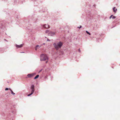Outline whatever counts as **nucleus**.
Listing matches in <instances>:
<instances>
[{
  "label": "nucleus",
  "instance_id": "obj_1",
  "mask_svg": "<svg viewBox=\"0 0 120 120\" xmlns=\"http://www.w3.org/2000/svg\"><path fill=\"white\" fill-rule=\"evenodd\" d=\"M63 44L61 42H60L57 44L55 43L54 45L55 48L56 49L58 50L63 45Z\"/></svg>",
  "mask_w": 120,
  "mask_h": 120
},
{
  "label": "nucleus",
  "instance_id": "obj_2",
  "mask_svg": "<svg viewBox=\"0 0 120 120\" xmlns=\"http://www.w3.org/2000/svg\"><path fill=\"white\" fill-rule=\"evenodd\" d=\"M48 57L47 55L45 54H42L41 56V61H44L48 59Z\"/></svg>",
  "mask_w": 120,
  "mask_h": 120
},
{
  "label": "nucleus",
  "instance_id": "obj_3",
  "mask_svg": "<svg viewBox=\"0 0 120 120\" xmlns=\"http://www.w3.org/2000/svg\"><path fill=\"white\" fill-rule=\"evenodd\" d=\"M31 93L30 94L28 95L27 96H29L31 95L34 93V85H33L31 86Z\"/></svg>",
  "mask_w": 120,
  "mask_h": 120
},
{
  "label": "nucleus",
  "instance_id": "obj_4",
  "mask_svg": "<svg viewBox=\"0 0 120 120\" xmlns=\"http://www.w3.org/2000/svg\"><path fill=\"white\" fill-rule=\"evenodd\" d=\"M35 75V73H33L32 74H29L27 76L28 77H31Z\"/></svg>",
  "mask_w": 120,
  "mask_h": 120
},
{
  "label": "nucleus",
  "instance_id": "obj_5",
  "mask_svg": "<svg viewBox=\"0 0 120 120\" xmlns=\"http://www.w3.org/2000/svg\"><path fill=\"white\" fill-rule=\"evenodd\" d=\"M43 26L44 28H48L49 27V26L48 24H45Z\"/></svg>",
  "mask_w": 120,
  "mask_h": 120
},
{
  "label": "nucleus",
  "instance_id": "obj_6",
  "mask_svg": "<svg viewBox=\"0 0 120 120\" xmlns=\"http://www.w3.org/2000/svg\"><path fill=\"white\" fill-rule=\"evenodd\" d=\"M23 44H21V45H16V46L18 48H21L23 46Z\"/></svg>",
  "mask_w": 120,
  "mask_h": 120
},
{
  "label": "nucleus",
  "instance_id": "obj_7",
  "mask_svg": "<svg viewBox=\"0 0 120 120\" xmlns=\"http://www.w3.org/2000/svg\"><path fill=\"white\" fill-rule=\"evenodd\" d=\"M113 11L115 12H116L117 10V9H116V7H114L113 8Z\"/></svg>",
  "mask_w": 120,
  "mask_h": 120
},
{
  "label": "nucleus",
  "instance_id": "obj_8",
  "mask_svg": "<svg viewBox=\"0 0 120 120\" xmlns=\"http://www.w3.org/2000/svg\"><path fill=\"white\" fill-rule=\"evenodd\" d=\"M116 17L115 16H114L113 15H112L109 17V19H110L111 18L112 19H115L116 18Z\"/></svg>",
  "mask_w": 120,
  "mask_h": 120
},
{
  "label": "nucleus",
  "instance_id": "obj_9",
  "mask_svg": "<svg viewBox=\"0 0 120 120\" xmlns=\"http://www.w3.org/2000/svg\"><path fill=\"white\" fill-rule=\"evenodd\" d=\"M55 33L54 32H51L50 33V34L51 36H53V35H54Z\"/></svg>",
  "mask_w": 120,
  "mask_h": 120
},
{
  "label": "nucleus",
  "instance_id": "obj_10",
  "mask_svg": "<svg viewBox=\"0 0 120 120\" xmlns=\"http://www.w3.org/2000/svg\"><path fill=\"white\" fill-rule=\"evenodd\" d=\"M39 77V75H37L34 78V79H36L38 78V77Z\"/></svg>",
  "mask_w": 120,
  "mask_h": 120
},
{
  "label": "nucleus",
  "instance_id": "obj_11",
  "mask_svg": "<svg viewBox=\"0 0 120 120\" xmlns=\"http://www.w3.org/2000/svg\"><path fill=\"white\" fill-rule=\"evenodd\" d=\"M9 90H11V94H13V95H15V93H14L13 91L10 89H9Z\"/></svg>",
  "mask_w": 120,
  "mask_h": 120
},
{
  "label": "nucleus",
  "instance_id": "obj_12",
  "mask_svg": "<svg viewBox=\"0 0 120 120\" xmlns=\"http://www.w3.org/2000/svg\"><path fill=\"white\" fill-rule=\"evenodd\" d=\"M38 47H40L39 45H37L35 47V50H37V49L38 48Z\"/></svg>",
  "mask_w": 120,
  "mask_h": 120
},
{
  "label": "nucleus",
  "instance_id": "obj_13",
  "mask_svg": "<svg viewBox=\"0 0 120 120\" xmlns=\"http://www.w3.org/2000/svg\"><path fill=\"white\" fill-rule=\"evenodd\" d=\"M86 32L88 34H89V35H90V33L88 32L87 31H86Z\"/></svg>",
  "mask_w": 120,
  "mask_h": 120
},
{
  "label": "nucleus",
  "instance_id": "obj_14",
  "mask_svg": "<svg viewBox=\"0 0 120 120\" xmlns=\"http://www.w3.org/2000/svg\"><path fill=\"white\" fill-rule=\"evenodd\" d=\"M8 90V88H6L5 89V90Z\"/></svg>",
  "mask_w": 120,
  "mask_h": 120
},
{
  "label": "nucleus",
  "instance_id": "obj_15",
  "mask_svg": "<svg viewBox=\"0 0 120 120\" xmlns=\"http://www.w3.org/2000/svg\"><path fill=\"white\" fill-rule=\"evenodd\" d=\"M82 27V26H80V27H78V28H81V27Z\"/></svg>",
  "mask_w": 120,
  "mask_h": 120
},
{
  "label": "nucleus",
  "instance_id": "obj_16",
  "mask_svg": "<svg viewBox=\"0 0 120 120\" xmlns=\"http://www.w3.org/2000/svg\"><path fill=\"white\" fill-rule=\"evenodd\" d=\"M78 50H79V52H80L81 51H80V49H79Z\"/></svg>",
  "mask_w": 120,
  "mask_h": 120
},
{
  "label": "nucleus",
  "instance_id": "obj_17",
  "mask_svg": "<svg viewBox=\"0 0 120 120\" xmlns=\"http://www.w3.org/2000/svg\"><path fill=\"white\" fill-rule=\"evenodd\" d=\"M47 41H50V40L49 39H47Z\"/></svg>",
  "mask_w": 120,
  "mask_h": 120
},
{
  "label": "nucleus",
  "instance_id": "obj_18",
  "mask_svg": "<svg viewBox=\"0 0 120 120\" xmlns=\"http://www.w3.org/2000/svg\"><path fill=\"white\" fill-rule=\"evenodd\" d=\"M45 44H44H44H44V45Z\"/></svg>",
  "mask_w": 120,
  "mask_h": 120
}]
</instances>
